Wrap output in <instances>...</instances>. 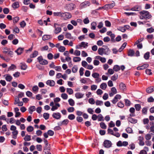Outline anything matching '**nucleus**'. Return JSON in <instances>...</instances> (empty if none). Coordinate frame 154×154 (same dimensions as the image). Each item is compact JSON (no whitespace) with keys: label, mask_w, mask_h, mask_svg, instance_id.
Masks as SVG:
<instances>
[{"label":"nucleus","mask_w":154,"mask_h":154,"mask_svg":"<svg viewBox=\"0 0 154 154\" xmlns=\"http://www.w3.org/2000/svg\"><path fill=\"white\" fill-rule=\"evenodd\" d=\"M43 116L45 119L47 120L49 117V114L48 113H45L43 114Z\"/></svg>","instance_id":"obj_55"},{"label":"nucleus","mask_w":154,"mask_h":154,"mask_svg":"<svg viewBox=\"0 0 154 154\" xmlns=\"http://www.w3.org/2000/svg\"><path fill=\"white\" fill-rule=\"evenodd\" d=\"M72 71L73 73H75L78 70L77 66H74L72 68Z\"/></svg>","instance_id":"obj_57"},{"label":"nucleus","mask_w":154,"mask_h":154,"mask_svg":"<svg viewBox=\"0 0 154 154\" xmlns=\"http://www.w3.org/2000/svg\"><path fill=\"white\" fill-rule=\"evenodd\" d=\"M97 106H101L103 104V102L101 100H97L95 102Z\"/></svg>","instance_id":"obj_42"},{"label":"nucleus","mask_w":154,"mask_h":154,"mask_svg":"<svg viewBox=\"0 0 154 154\" xmlns=\"http://www.w3.org/2000/svg\"><path fill=\"white\" fill-rule=\"evenodd\" d=\"M113 69L114 71L117 72L120 70V68L119 66L115 65L114 66Z\"/></svg>","instance_id":"obj_41"},{"label":"nucleus","mask_w":154,"mask_h":154,"mask_svg":"<svg viewBox=\"0 0 154 154\" xmlns=\"http://www.w3.org/2000/svg\"><path fill=\"white\" fill-rule=\"evenodd\" d=\"M66 92L69 95H71L73 94V91L71 88H67L66 89Z\"/></svg>","instance_id":"obj_37"},{"label":"nucleus","mask_w":154,"mask_h":154,"mask_svg":"<svg viewBox=\"0 0 154 154\" xmlns=\"http://www.w3.org/2000/svg\"><path fill=\"white\" fill-rule=\"evenodd\" d=\"M36 109V108L34 106H30L28 109V111L29 113L32 114V112L34 111Z\"/></svg>","instance_id":"obj_21"},{"label":"nucleus","mask_w":154,"mask_h":154,"mask_svg":"<svg viewBox=\"0 0 154 154\" xmlns=\"http://www.w3.org/2000/svg\"><path fill=\"white\" fill-rule=\"evenodd\" d=\"M149 124L151 126L150 128V131L154 132V123L153 122H150Z\"/></svg>","instance_id":"obj_34"},{"label":"nucleus","mask_w":154,"mask_h":154,"mask_svg":"<svg viewBox=\"0 0 154 154\" xmlns=\"http://www.w3.org/2000/svg\"><path fill=\"white\" fill-rule=\"evenodd\" d=\"M16 68V66L13 64H11L8 68V70H14Z\"/></svg>","instance_id":"obj_52"},{"label":"nucleus","mask_w":154,"mask_h":154,"mask_svg":"<svg viewBox=\"0 0 154 154\" xmlns=\"http://www.w3.org/2000/svg\"><path fill=\"white\" fill-rule=\"evenodd\" d=\"M65 36L66 38L68 39H72L73 38V37L72 36L71 34L69 33H66Z\"/></svg>","instance_id":"obj_56"},{"label":"nucleus","mask_w":154,"mask_h":154,"mask_svg":"<svg viewBox=\"0 0 154 154\" xmlns=\"http://www.w3.org/2000/svg\"><path fill=\"white\" fill-rule=\"evenodd\" d=\"M46 84L52 87L54 86L55 82L54 80H49L47 81Z\"/></svg>","instance_id":"obj_14"},{"label":"nucleus","mask_w":154,"mask_h":154,"mask_svg":"<svg viewBox=\"0 0 154 154\" xmlns=\"http://www.w3.org/2000/svg\"><path fill=\"white\" fill-rule=\"evenodd\" d=\"M136 110L137 111H139L141 109V106L140 104H136L134 106Z\"/></svg>","instance_id":"obj_53"},{"label":"nucleus","mask_w":154,"mask_h":154,"mask_svg":"<svg viewBox=\"0 0 154 154\" xmlns=\"http://www.w3.org/2000/svg\"><path fill=\"white\" fill-rule=\"evenodd\" d=\"M149 52H146L144 55V58L146 60H148L149 59Z\"/></svg>","instance_id":"obj_54"},{"label":"nucleus","mask_w":154,"mask_h":154,"mask_svg":"<svg viewBox=\"0 0 154 154\" xmlns=\"http://www.w3.org/2000/svg\"><path fill=\"white\" fill-rule=\"evenodd\" d=\"M139 17L140 19L143 20L149 19L152 17L150 13L146 11H143L139 12Z\"/></svg>","instance_id":"obj_1"},{"label":"nucleus","mask_w":154,"mask_h":154,"mask_svg":"<svg viewBox=\"0 0 154 154\" xmlns=\"http://www.w3.org/2000/svg\"><path fill=\"white\" fill-rule=\"evenodd\" d=\"M134 51L131 49H129L128 52V55L129 56L132 57L134 56Z\"/></svg>","instance_id":"obj_36"},{"label":"nucleus","mask_w":154,"mask_h":154,"mask_svg":"<svg viewBox=\"0 0 154 154\" xmlns=\"http://www.w3.org/2000/svg\"><path fill=\"white\" fill-rule=\"evenodd\" d=\"M37 60L39 63L41 64L45 65L47 64L48 63V61L46 60L43 59L41 56L38 57Z\"/></svg>","instance_id":"obj_4"},{"label":"nucleus","mask_w":154,"mask_h":154,"mask_svg":"<svg viewBox=\"0 0 154 154\" xmlns=\"http://www.w3.org/2000/svg\"><path fill=\"white\" fill-rule=\"evenodd\" d=\"M52 116L56 119H59L61 118V115L59 112L54 113L53 114Z\"/></svg>","instance_id":"obj_11"},{"label":"nucleus","mask_w":154,"mask_h":154,"mask_svg":"<svg viewBox=\"0 0 154 154\" xmlns=\"http://www.w3.org/2000/svg\"><path fill=\"white\" fill-rule=\"evenodd\" d=\"M75 95L77 99H80L83 97L84 94L80 92H77L75 94Z\"/></svg>","instance_id":"obj_16"},{"label":"nucleus","mask_w":154,"mask_h":154,"mask_svg":"<svg viewBox=\"0 0 154 154\" xmlns=\"http://www.w3.org/2000/svg\"><path fill=\"white\" fill-rule=\"evenodd\" d=\"M118 78V75H114L111 77V79L113 81H115Z\"/></svg>","instance_id":"obj_60"},{"label":"nucleus","mask_w":154,"mask_h":154,"mask_svg":"<svg viewBox=\"0 0 154 154\" xmlns=\"http://www.w3.org/2000/svg\"><path fill=\"white\" fill-rule=\"evenodd\" d=\"M119 88L121 90L125 91L126 90V87L125 85L123 83L121 82L119 85Z\"/></svg>","instance_id":"obj_20"},{"label":"nucleus","mask_w":154,"mask_h":154,"mask_svg":"<svg viewBox=\"0 0 154 154\" xmlns=\"http://www.w3.org/2000/svg\"><path fill=\"white\" fill-rule=\"evenodd\" d=\"M97 118L98 120L99 121H104L103 117L101 114H100L98 115Z\"/></svg>","instance_id":"obj_46"},{"label":"nucleus","mask_w":154,"mask_h":154,"mask_svg":"<svg viewBox=\"0 0 154 154\" xmlns=\"http://www.w3.org/2000/svg\"><path fill=\"white\" fill-rule=\"evenodd\" d=\"M18 131L17 130L13 131L12 133V138L16 139L17 138V135L18 134Z\"/></svg>","instance_id":"obj_26"},{"label":"nucleus","mask_w":154,"mask_h":154,"mask_svg":"<svg viewBox=\"0 0 154 154\" xmlns=\"http://www.w3.org/2000/svg\"><path fill=\"white\" fill-rule=\"evenodd\" d=\"M149 64L147 63H145L141 66H139L137 67V69L140 70L143 69L148 67L149 66Z\"/></svg>","instance_id":"obj_13"},{"label":"nucleus","mask_w":154,"mask_h":154,"mask_svg":"<svg viewBox=\"0 0 154 154\" xmlns=\"http://www.w3.org/2000/svg\"><path fill=\"white\" fill-rule=\"evenodd\" d=\"M92 76L94 78H97L100 77V74L97 72H94L92 74Z\"/></svg>","instance_id":"obj_40"},{"label":"nucleus","mask_w":154,"mask_h":154,"mask_svg":"<svg viewBox=\"0 0 154 154\" xmlns=\"http://www.w3.org/2000/svg\"><path fill=\"white\" fill-rule=\"evenodd\" d=\"M141 10V7L139 5H136L135 7L132 8L131 10L133 11H140Z\"/></svg>","instance_id":"obj_17"},{"label":"nucleus","mask_w":154,"mask_h":154,"mask_svg":"<svg viewBox=\"0 0 154 154\" xmlns=\"http://www.w3.org/2000/svg\"><path fill=\"white\" fill-rule=\"evenodd\" d=\"M68 101L69 102V104L72 106H74L75 104V102L74 100L72 99H69Z\"/></svg>","instance_id":"obj_39"},{"label":"nucleus","mask_w":154,"mask_h":154,"mask_svg":"<svg viewBox=\"0 0 154 154\" xmlns=\"http://www.w3.org/2000/svg\"><path fill=\"white\" fill-rule=\"evenodd\" d=\"M69 122V120L67 119H66L63 120L62 122H60L58 124L60 126L62 125H66L68 124Z\"/></svg>","instance_id":"obj_23"},{"label":"nucleus","mask_w":154,"mask_h":154,"mask_svg":"<svg viewBox=\"0 0 154 154\" xmlns=\"http://www.w3.org/2000/svg\"><path fill=\"white\" fill-rule=\"evenodd\" d=\"M128 120L129 122L132 123H135L137 122V119H133L130 117L128 118Z\"/></svg>","instance_id":"obj_33"},{"label":"nucleus","mask_w":154,"mask_h":154,"mask_svg":"<svg viewBox=\"0 0 154 154\" xmlns=\"http://www.w3.org/2000/svg\"><path fill=\"white\" fill-rule=\"evenodd\" d=\"M3 52L10 55H12L13 53V51H11L10 49L6 47L4 48H3Z\"/></svg>","instance_id":"obj_7"},{"label":"nucleus","mask_w":154,"mask_h":154,"mask_svg":"<svg viewBox=\"0 0 154 154\" xmlns=\"http://www.w3.org/2000/svg\"><path fill=\"white\" fill-rule=\"evenodd\" d=\"M23 50L24 48H19L17 50H16L15 52L17 53L18 55H19L21 54L22 53Z\"/></svg>","instance_id":"obj_24"},{"label":"nucleus","mask_w":154,"mask_h":154,"mask_svg":"<svg viewBox=\"0 0 154 154\" xmlns=\"http://www.w3.org/2000/svg\"><path fill=\"white\" fill-rule=\"evenodd\" d=\"M75 5L73 3H70L66 5V8L68 11H71L75 8Z\"/></svg>","instance_id":"obj_5"},{"label":"nucleus","mask_w":154,"mask_h":154,"mask_svg":"<svg viewBox=\"0 0 154 154\" xmlns=\"http://www.w3.org/2000/svg\"><path fill=\"white\" fill-rule=\"evenodd\" d=\"M97 25V23L95 22H93L91 23V29L92 30H95L96 29V26Z\"/></svg>","instance_id":"obj_44"},{"label":"nucleus","mask_w":154,"mask_h":154,"mask_svg":"<svg viewBox=\"0 0 154 154\" xmlns=\"http://www.w3.org/2000/svg\"><path fill=\"white\" fill-rule=\"evenodd\" d=\"M31 139V136L27 134H26L24 138V140L25 141H29Z\"/></svg>","instance_id":"obj_38"},{"label":"nucleus","mask_w":154,"mask_h":154,"mask_svg":"<svg viewBox=\"0 0 154 154\" xmlns=\"http://www.w3.org/2000/svg\"><path fill=\"white\" fill-rule=\"evenodd\" d=\"M61 97L64 100H66L68 98V96L66 94L62 93L61 94Z\"/></svg>","instance_id":"obj_47"},{"label":"nucleus","mask_w":154,"mask_h":154,"mask_svg":"<svg viewBox=\"0 0 154 154\" xmlns=\"http://www.w3.org/2000/svg\"><path fill=\"white\" fill-rule=\"evenodd\" d=\"M121 98V96L119 94L116 95L113 100L112 101V102L113 104L116 103Z\"/></svg>","instance_id":"obj_8"},{"label":"nucleus","mask_w":154,"mask_h":154,"mask_svg":"<svg viewBox=\"0 0 154 154\" xmlns=\"http://www.w3.org/2000/svg\"><path fill=\"white\" fill-rule=\"evenodd\" d=\"M20 25L22 28H24L26 26V23L23 20L20 23Z\"/></svg>","instance_id":"obj_62"},{"label":"nucleus","mask_w":154,"mask_h":154,"mask_svg":"<svg viewBox=\"0 0 154 154\" xmlns=\"http://www.w3.org/2000/svg\"><path fill=\"white\" fill-rule=\"evenodd\" d=\"M88 64V63L85 61L83 60L82 62V66L85 68H86Z\"/></svg>","instance_id":"obj_49"},{"label":"nucleus","mask_w":154,"mask_h":154,"mask_svg":"<svg viewBox=\"0 0 154 154\" xmlns=\"http://www.w3.org/2000/svg\"><path fill=\"white\" fill-rule=\"evenodd\" d=\"M100 125L101 128L103 129H106V126L104 122H101Z\"/></svg>","instance_id":"obj_59"},{"label":"nucleus","mask_w":154,"mask_h":154,"mask_svg":"<svg viewBox=\"0 0 154 154\" xmlns=\"http://www.w3.org/2000/svg\"><path fill=\"white\" fill-rule=\"evenodd\" d=\"M20 67L21 69L23 70H25L27 68V66L24 63H21Z\"/></svg>","instance_id":"obj_28"},{"label":"nucleus","mask_w":154,"mask_h":154,"mask_svg":"<svg viewBox=\"0 0 154 154\" xmlns=\"http://www.w3.org/2000/svg\"><path fill=\"white\" fill-rule=\"evenodd\" d=\"M110 52V50L107 47H106L105 48H104V54L108 55Z\"/></svg>","instance_id":"obj_43"},{"label":"nucleus","mask_w":154,"mask_h":154,"mask_svg":"<svg viewBox=\"0 0 154 154\" xmlns=\"http://www.w3.org/2000/svg\"><path fill=\"white\" fill-rule=\"evenodd\" d=\"M54 33L57 34L61 32V28L59 26V25L58 24L54 23Z\"/></svg>","instance_id":"obj_2"},{"label":"nucleus","mask_w":154,"mask_h":154,"mask_svg":"<svg viewBox=\"0 0 154 154\" xmlns=\"http://www.w3.org/2000/svg\"><path fill=\"white\" fill-rule=\"evenodd\" d=\"M52 38V36L49 35H44L42 38V39L43 40H49Z\"/></svg>","instance_id":"obj_27"},{"label":"nucleus","mask_w":154,"mask_h":154,"mask_svg":"<svg viewBox=\"0 0 154 154\" xmlns=\"http://www.w3.org/2000/svg\"><path fill=\"white\" fill-rule=\"evenodd\" d=\"M90 5V3L88 1H85L81 3L80 5V7L81 9L89 6Z\"/></svg>","instance_id":"obj_6"},{"label":"nucleus","mask_w":154,"mask_h":154,"mask_svg":"<svg viewBox=\"0 0 154 154\" xmlns=\"http://www.w3.org/2000/svg\"><path fill=\"white\" fill-rule=\"evenodd\" d=\"M104 145L105 147H110L111 146V143L109 140H106L104 142Z\"/></svg>","instance_id":"obj_12"},{"label":"nucleus","mask_w":154,"mask_h":154,"mask_svg":"<svg viewBox=\"0 0 154 154\" xmlns=\"http://www.w3.org/2000/svg\"><path fill=\"white\" fill-rule=\"evenodd\" d=\"M143 137L140 136L138 138V140L139 141V144L140 146H143L144 143L143 141Z\"/></svg>","instance_id":"obj_18"},{"label":"nucleus","mask_w":154,"mask_h":154,"mask_svg":"<svg viewBox=\"0 0 154 154\" xmlns=\"http://www.w3.org/2000/svg\"><path fill=\"white\" fill-rule=\"evenodd\" d=\"M145 72L146 74L149 75H151L152 74L151 69H146L145 70Z\"/></svg>","instance_id":"obj_63"},{"label":"nucleus","mask_w":154,"mask_h":154,"mask_svg":"<svg viewBox=\"0 0 154 154\" xmlns=\"http://www.w3.org/2000/svg\"><path fill=\"white\" fill-rule=\"evenodd\" d=\"M114 70L111 69H109L108 70V73H106V75L109 74L110 75H112L114 73Z\"/></svg>","instance_id":"obj_51"},{"label":"nucleus","mask_w":154,"mask_h":154,"mask_svg":"<svg viewBox=\"0 0 154 154\" xmlns=\"http://www.w3.org/2000/svg\"><path fill=\"white\" fill-rule=\"evenodd\" d=\"M38 88L37 85H34L32 88V91L35 93H37L38 91Z\"/></svg>","instance_id":"obj_31"},{"label":"nucleus","mask_w":154,"mask_h":154,"mask_svg":"<svg viewBox=\"0 0 154 154\" xmlns=\"http://www.w3.org/2000/svg\"><path fill=\"white\" fill-rule=\"evenodd\" d=\"M98 54L101 55H103L104 54V48H100L98 50Z\"/></svg>","instance_id":"obj_29"},{"label":"nucleus","mask_w":154,"mask_h":154,"mask_svg":"<svg viewBox=\"0 0 154 154\" xmlns=\"http://www.w3.org/2000/svg\"><path fill=\"white\" fill-rule=\"evenodd\" d=\"M74 55L76 56H79L80 55L81 52L78 50H75L74 53Z\"/></svg>","instance_id":"obj_61"},{"label":"nucleus","mask_w":154,"mask_h":154,"mask_svg":"<svg viewBox=\"0 0 154 154\" xmlns=\"http://www.w3.org/2000/svg\"><path fill=\"white\" fill-rule=\"evenodd\" d=\"M72 16V14L69 12H62L61 17L65 20H66L71 18Z\"/></svg>","instance_id":"obj_3"},{"label":"nucleus","mask_w":154,"mask_h":154,"mask_svg":"<svg viewBox=\"0 0 154 154\" xmlns=\"http://www.w3.org/2000/svg\"><path fill=\"white\" fill-rule=\"evenodd\" d=\"M26 130L28 132H31L33 130L34 128L32 126H29L27 128Z\"/></svg>","instance_id":"obj_50"},{"label":"nucleus","mask_w":154,"mask_h":154,"mask_svg":"<svg viewBox=\"0 0 154 154\" xmlns=\"http://www.w3.org/2000/svg\"><path fill=\"white\" fill-rule=\"evenodd\" d=\"M127 45V43L124 42L122 45L121 47L119 49V52L121 51L126 47Z\"/></svg>","instance_id":"obj_45"},{"label":"nucleus","mask_w":154,"mask_h":154,"mask_svg":"<svg viewBox=\"0 0 154 154\" xmlns=\"http://www.w3.org/2000/svg\"><path fill=\"white\" fill-rule=\"evenodd\" d=\"M20 6L19 2H15L12 5V7L14 9H16L18 8Z\"/></svg>","instance_id":"obj_22"},{"label":"nucleus","mask_w":154,"mask_h":154,"mask_svg":"<svg viewBox=\"0 0 154 154\" xmlns=\"http://www.w3.org/2000/svg\"><path fill=\"white\" fill-rule=\"evenodd\" d=\"M4 77L5 78V80L8 82H10L12 79V77L8 74L4 75Z\"/></svg>","instance_id":"obj_15"},{"label":"nucleus","mask_w":154,"mask_h":154,"mask_svg":"<svg viewBox=\"0 0 154 154\" xmlns=\"http://www.w3.org/2000/svg\"><path fill=\"white\" fill-rule=\"evenodd\" d=\"M88 102L90 104H94L95 103L94 99L92 98H90L89 99Z\"/></svg>","instance_id":"obj_64"},{"label":"nucleus","mask_w":154,"mask_h":154,"mask_svg":"<svg viewBox=\"0 0 154 154\" xmlns=\"http://www.w3.org/2000/svg\"><path fill=\"white\" fill-rule=\"evenodd\" d=\"M62 12H54L53 13V15L55 16H59L61 17Z\"/></svg>","instance_id":"obj_35"},{"label":"nucleus","mask_w":154,"mask_h":154,"mask_svg":"<svg viewBox=\"0 0 154 154\" xmlns=\"http://www.w3.org/2000/svg\"><path fill=\"white\" fill-rule=\"evenodd\" d=\"M115 4L112 3L111 4L106 5L103 6L102 7V8H103L105 9H111L113 8Z\"/></svg>","instance_id":"obj_10"},{"label":"nucleus","mask_w":154,"mask_h":154,"mask_svg":"<svg viewBox=\"0 0 154 154\" xmlns=\"http://www.w3.org/2000/svg\"><path fill=\"white\" fill-rule=\"evenodd\" d=\"M108 133L110 134H111L114 135L116 137H119L120 136V134L119 133L117 132L115 134L114 133L113 131L111 129L108 128Z\"/></svg>","instance_id":"obj_9"},{"label":"nucleus","mask_w":154,"mask_h":154,"mask_svg":"<svg viewBox=\"0 0 154 154\" xmlns=\"http://www.w3.org/2000/svg\"><path fill=\"white\" fill-rule=\"evenodd\" d=\"M60 106V105L59 103H56L55 105H54L51 108L52 111H54L58 109V107Z\"/></svg>","instance_id":"obj_25"},{"label":"nucleus","mask_w":154,"mask_h":154,"mask_svg":"<svg viewBox=\"0 0 154 154\" xmlns=\"http://www.w3.org/2000/svg\"><path fill=\"white\" fill-rule=\"evenodd\" d=\"M107 87V85L106 83H103L100 85V88L103 90H105Z\"/></svg>","instance_id":"obj_30"},{"label":"nucleus","mask_w":154,"mask_h":154,"mask_svg":"<svg viewBox=\"0 0 154 154\" xmlns=\"http://www.w3.org/2000/svg\"><path fill=\"white\" fill-rule=\"evenodd\" d=\"M48 49V45L44 46L40 48L41 51H43L47 50Z\"/></svg>","instance_id":"obj_58"},{"label":"nucleus","mask_w":154,"mask_h":154,"mask_svg":"<svg viewBox=\"0 0 154 154\" xmlns=\"http://www.w3.org/2000/svg\"><path fill=\"white\" fill-rule=\"evenodd\" d=\"M38 52L37 51H35L32 54H31L30 57L31 58H32L35 57L38 55Z\"/></svg>","instance_id":"obj_32"},{"label":"nucleus","mask_w":154,"mask_h":154,"mask_svg":"<svg viewBox=\"0 0 154 154\" xmlns=\"http://www.w3.org/2000/svg\"><path fill=\"white\" fill-rule=\"evenodd\" d=\"M154 91V86H151L146 89V92L148 93H150Z\"/></svg>","instance_id":"obj_19"},{"label":"nucleus","mask_w":154,"mask_h":154,"mask_svg":"<svg viewBox=\"0 0 154 154\" xmlns=\"http://www.w3.org/2000/svg\"><path fill=\"white\" fill-rule=\"evenodd\" d=\"M73 61L75 62H79L81 60V58L79 57H74L73 59Z\"/></svg>","instance_id":"obj_48"}]
</instances>
